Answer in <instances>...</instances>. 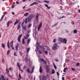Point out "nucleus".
<instances>
[{
  "label": "nucleus",
  "mask_w": 80,
  "mask_h": 80,
  "mask_svg": "<svg viewBox=\"0 0 80 80\" xmlns=\"http://www.w3.org/2000/svg\"><path fill=\"white\" fill-rule=\"evenodd\" d=\"M5 61V60H4V58H3L2 59V62L3 63H4V62Z\"/></svg>",
  "instance_id": "obj_46"
},
{
  "label": "nucleus",
  "mask_w": 80,
  "mask_h": 80,
  "mask_svg": "<svg viewBox=\"0 0 80 80\" xmlns=\"http://www.w3.org/2000/svg\"><path fill=\"white\" fill-rule=\"evenodd\" d=\"M45 69H46L47 72H48L50 71V68H49V66L46 65L45 66Z\"/></svg>",
  "instance_id": "obj_4"
},
{
  "label": "nucleus",
  "mask_w": 80,
  "mask_h": 80,
  "mask_svg": "<svg viewBox=\"0 0 80 80\" xmlns=\"http://www.w3.org/2000/svg\"><path fill=\"white\" fill-rule=\"evenodd\" d=\"M57 73L58 76H59V73L58 72H57Z\"/></svg>",
  "instance_id": "obj_59"
},
{
  "label": "nucleus",
  "mask_w": 80,
  "mask_h": 80,
  "mask_svg": "<svg viewBox=\"0 0 80 80\" xmlns=\"http://www.w3.org/2000/svg\"><path fill=\"white\" fill-rule=\"evenodd\" d=\"M42 80H47V78L45 76H44L42 77Z\"/></svg>",
  "instance_id": "obj_9"
},
{
  "label": "nucleus",
  "mask_w": 80,
  "mask_h": 80,
  "mask_svg": "<svg viewBox=\"0 0 80 80\" xmlns=\"http://www.w3.org/2000/svg\"><path fill=\"white\" fill-rule=\"evenodd\" d=\"M80 65V63H78L76 64V65H77L78 66Z\"/></svg>",
  "instance_id": "obj_56"
},
{
  "label": "nucleus",
  "mask_w": 80,
  "mask_h": 80,
  "mask_svg": "<svg viewBox=\"0 0 80 80\" xmlns=\"http://www.w3.org/2000/svg\"><path fill=\"white\" fill-rule=\"evenodd\" d=\"M1 77L2 78H4V76L3 75L1 76Z\"/></svg>",
  "instance_id": "obj_51"
},
{
  "label": "nucleus",
  "mask_w": 80,
  "mask_h": 80,
  "mask_svg": "<svg viewBox=\"0 0 80 80\" xmlns=\"http://www.w3.org/2000/svg\"><path fill=\"white\" fill-rule=\"evenodd\" d=\"M2 80H5V79L3 78H2Z\"/></svg>",
  "instance_id": "obj_64"
},
{
  "label": "nucleus",
  "mask_w": 80,
  "mask_h": 80,
  "mask_svg": "<svg viewBox=\"0 0 80 80\" xmlns=\"http://www.w3.org/2000/svg\"><path fill=\"white\" fill-rule=\"evenodd\" d=\"M39 47L41 48H42L43 50H45V48H44V47H43V46L40 45L39 46Z\"/></svg>",
  "instance_id": "obj_15"
},
{
  "label": "nucleus",
  "mask_w": 80,
  "mask_h": 80,
  "mask_svg": "<svg viewBox=\"0 0 80 80\" xmlns=\"http://www.w3.org/2000/svg\"><path fill=\"white\" fill-rule=\"evenodd\" d=\"M12 15H15V13L13 12H12Z\"/></svg>",
  "instance_id": "obj_61"
},
{
  "label": "nucleus",
  "mask_w": 80,
  "mask_h": 80,
  "mask_svg": "<svg viewBox=\"0 0 80 80\" xmlns=\"http://www.w3.org/2000/svg\"><path fill=\"white\" fill-rule=\"evenodd\" d=\"M20 25L19 24L18 26V28H17V29L18 30L19 29V28H20Z\"/></svg>",
  "instance_id": "obj_33"
},
{
  "label": "nucleus",
  "mask_w": 80,
  "mask_h": 80,
  "mask_svg": "<svg viewBox=\"0 0 80 80\" xmlns=\"http://www.w3.org/2000/svg\"><path fill=\"white\" fill-rule=\"evenodd\" d=\"M56 42V40L55 39H54L53 40V42L54 43H55V42Z\"/></svg>",
  "instance_id": "obj_49"
},
{
  "label": "nucleus",
  "mask_w": 80,
  "mask_h": 80,
  "mask_svg": "<svg viewBox=\"0 0 80 80\" xmlns=\"http://www.w3.org/2000/svg\"><path fill=\"white\" fill-rule=\"evenodd\" d=\"M41 62H43L44 63H45L46 64H47V61H46L45 60L41 58Z\"/></svg>",
  "instance_id": "obj_11"
},
{
  "label": "nucleus",
  "mask_w": 80,
  "mask_h": 80,
  "mask_svg": "<svg viewBox=\"0 0 80 80\" xmlns=\"http://www.w3.org/2000/svg\"><path fill=\"white\" fill-rule=\"evenodd\" d=\"M53 65L54 66V68L55 69H57V67L56 66H55V64L54 63H53Z\"/></svg>",
  "instance_id": "obj_30"
},
{
  "label": "nucleus",
  "mask_w": 80,
  "mask_h": 80,
  "mask_svg": "<svg viewBox=\"0 0 80 80\" xmlns=\"http://www.w3.org/2000/svg\"><path fill=\"white\" fill-rule=\"evenodd\" d=\"M38 52L39 53V54H42V52H41V51H39L38 49Z\"/></svg>",
  "instance_id": "obj_31"
},
{
  "label": "nucleus",
  "mask_w": 80,
  "mask_h": 80,
  "mask_svg": "<svg viewBox=\"0 0 80 80\" xmlns=\"http://www.w3.org/2000/svg\"><path fill=\"white\" fill-rule=\"evenodd\" d=\"M17 66L19 69V70H21V68H20V65H19L18 62L17 63Z\"/></svg>",
  "instance_id": "obj_10"
},
{
  "label": "nucleus",
  "mask_w": 80,
  "mask_h": 80,
  "mask_svg": "<svg viewBox=\"0 0 80 80\" xmlns=\"http://www.w3.org/2000/svg\"><path fill=\"white\" fill-rule=\"evenodd\" d=\"M62 80H65V77H62Z\"/></svg>",
  "instance_id": "obj_54"
},
{
  "label": "nucleus",
  "mask_w": 80,
  "mask_h": 80,
  "mask_svg": "<svg viewBox=\"0 0 80 80\" xmlns=\"http://www.w3.org/2000/svg\"><path fill=\"white\" fill-rule=\"evenodd\" d=\"M22 44H25V39H22Z\"/></svg>",
  "instance_id": "obj_29"
},
{
  "label": "nucleus",
  "mask_w": 80,
  "mask_h": 80,
  "mask_svg": "<svg viewBox=\"0 0 80 80\" xmlns=\"http://www.w3.org/2000/svg\"><path fill=\"white\" fill-rule=\"evenodd\" d=\"M26 71L27 72H28L29 73H30V69H29V68L27 69Z\"/></svg>",
  "instance_id": "obj_24"
},
{
  "label": "nucleus",
  "mask_w": 80,
  "mask_h": 80,
  "mask_svg": "<svg viewBox=\"0 0 80 80\" xmlns=\"http://www.w3.org/2000/svg\"><path fill=\"white\" fill-rule=\"evenodd\" d=\"M13 41H12L10 42L11 45H13Z\"/></svg>",
  "instance_id": "obj_43"
},
{
  "label": "nucleus",
  "mask_w": 80,
  "mask_h": 80,
  "mask_svg": "<svg viewBox=\"0 0 80 80\" xmlns=\"http://www.w3.org/2000/svg\"><path fill=\"white\" fill-rule=\"evenodd\" d=\"M34 4H37V5H38V3H37L36 2H34V3H33Z\"/></svg>",
  "instance_id": "obj_57"
},
{
  "label": "nucleus",
  "mask_w": 80,
  "mask_h": 80,
  "mask_svg": "<svg viewBox=\"0 0 80 80\" xmlns=\"http://www.w3.org/2000/svg\"><path fill=\"white\" fill-rule=\"evenodd\" d=\"M30 39H29L28 40V44L29 43H30Z\"/></svg>",
  "instance_id": "obj_37"
},
{
  "label": "nucleus",
  "mask_w": 80,
  "mask_h": 80,
  "mask_svg": "<svg viewBox=\"0 0 80 80\" xmlns=\"http://www.w3.org/2000/svg\"><path fill=\"white\" fill-rule=\"evenodd\" d=\"M10 21H8L7 22V25L8 27L9 26H10Z\"/></svg>",
  "instance_id": "obj_26"
},
{
  "label": "nucleus",
  "mask_w": 80,
  "mask_h": 80,
  "mask_svg": "<svg viewBox=\"0 0 80 80\" xmlns=\"http://www.w3.org/2000/svg\"><path fill=\"white\" fill-rule=\"evenodd\" d=\"M5 13L2 17L1 19H0V20H2L3 19V18L4 17V16H5Z\"/></svg>",
  "instance_id": "obj_18"
},
{
  "label": "nucleus",
  "mask_w": 80,
  "mask_h": 80,
  "mask_svg": "<svg viewBox=\"0 0 80 80\" xmlns=\"http://www.w3.org/2000/svg\"><path fill=\"white\" fill-rule=\"evenodd\" d=\"M32 26V24H29L28 25V27H31Z\"/></svg>",
  "instance_id": "obj_48"
},
{
  "label": "nucleus",
  "mask_w": 80,
  "mask_h": 80,
  "mask_svg": "<svg viewBox=\"0 0 80 80\" xmlns=\"http://www.w3.org/2000/svg\"><path fill=\"white\" fill-rule=\"evenodd\" d=\"M45 7H47V8H48V9H50V7H48V6L47 4H45Z\"/></svg>",
  "instance_id": "obj_16"
},
{
  "label": "nucleus",
  "mask_w": 80,
  "mask_h": 80,
  "mask_svg": "<svg viewBox=\"0 0 80 80\" xmlns=\"http://www.w3.org/2000/svg\"><path fill=\"white\" fill-rule=\"evenodd\" d=\"M62 42V43H67V39H66L65 38H63Z\"/></svg>",
  "instance_id": "obj_8"
},
{
  "label": "nucleus",
  "mask_w": 80,
  "mask_h": 80,
  "mask_svg": "<svg viewBox=\"0 0 80 80\" xmlns=\"http://www.w3.org/2000/svg\"><path fill=\"white\" fill-rule=\"evenodd\" d=\"M52 74L55 73V70H54V69L52 70Z\"/></svg>",
  "instance_id": "obj_32"
},
{
  "label": "nucleus",
  "mask_w": 80,
  "mask_h": 80,
  "mask_svg": "<svg viewBox=\"0 0 80 80\" xmlns=\"http://www.w3.org/2000/svg\"><path fill=\"white\" fill-rule=\"evenodd\" d=\"M44 52L46 55H47V54H48V51H45Z\"/></svg>",
  "instance_id": "obj_36"
},
{
  "label": "nucleus",
  "mask_w": 80,
  "mask_h": 80,
  "mask_svg": "<svg viewBox=\"0 0 80 80\" xmlns=\"http://www.w3.org/2000/svg\"><path fill=\"white\" fill-rule=\"evenodd\" d=\"M11 47L12 48V50H14V48H13V45H11Z\"/></svg>",
  "instance_id": "obj_34"
},
{
  "label": "nucleus",
  "mask_w": 80,
  "mask_h": 80,
  "mask_svg": "<svg viewBox=\"0 0 80 80\" xmlns=\"http://www.w3.org/2000/svg\"><path fill=\"white\" fill-rule=\"evenodd\" d=\"M19 79H18V80H20V79H21V78H22V76H21V75H20V73H19Z\"/></svg>",
  "instance_id": "obj_21"
},
{
  "label": "nucleus",
  "mask_w": 80,
  "mask_h": 80,
  "mask_svg": "<svg viewBox=\"0 0 80 80\" xmlns=\"http://www.w3.org/2000/svg\"><path fill=\"white\" fill-rule=\"evenodd\" d=\"M27 11H30V9H28L27 10Z\"/></svg>",
  "instance_id": "obj_63"
},
{
  "label": "nucleus",
  "mask_w": 80,
  "mask_h": 80,
  "mask_svg": "<svg viewBox=\"0 0 80 80\" xmlns=\"http://www.w3.org/2000/svg\"><path fill=\"white\" fill-rule=\"evenodd\" d=\"M22 34H21L19 35V38H18V40L19 42H21V40H20V39L22 38Z\"/></svg>",
  "instance_id": "obj_6"
},
{
  "label": "nucleus",
  "mask_w": 80,
  "mask_h": 80,
  "mask_svg": "<svg viewBox=\"0 0 80 80\" xmlns=\"http://www.w3.org/2000/svg\"><path fill=\"white\" fill-rule=\"evenodd\" d=\"M10 50H9L7 52V55H8L9 53H10Z\"/></svg>",
  "instance_id": "obj_38"
},
{
  "label": "nucleus",
  "mask_w": 80,
  "mask_h": 80,
  "mask_svg": "<svg viewBox=\"0 0 80 80\" xmlns=\"http://www.w3.org/2000/svg\"><path fill=\"white\" fill-rule=\"evenodd\" d=\"M14 55L15 56H17V53H16V52H15L14 53Z\"/></svg>",
  "instance_id": "obj_40"
},
{
  "label": "nucleus",
  "mask_w": 80,
  "mask_h": 80,
  "mask_svg": "<svg viewBox=\"0 0 80 80\" xmlns=\"http://www.w3.org/2000/svg\"><path fill=\"white\" fill-rule=\"evenodd\" d=\"M28 15V13L27 12L24 14V16H25V17H27Z\"/></svg>",
  "instance_id": "obj_27"
},
{
  "label": "nucleus",
  "mask_w": 80,
  "mask_h": 80,
  "mask_svg": "<svg viewBox=\"0 0 80 80\" xmlns=\"http://www.w3.org/2000/svg\"><path fill=\"white\" fill-rule=\"evenodd\" d=\"M16 4H18L20 2L18 1H16Z\"/></svg>",
  "instance_id": "obj_55"
},
{
  "label": "nucleus",
  "mask_w": 80,
  "mask_h": 80,
  "mask_svg": "<svg viewBox=\"0 0 80 80\" xmlns=\"http://www.w3.org/2000/svg\"><path fill=\"white\" fill-rule=\"evenodd\" d=\"M2 48H4V47H5V44L3 43H2Z\"/></svg>",
  "instance_id": "obj_35"
},
{
  "label": "nucleus",
  "mask_w": 80,
  "mask_h": 80,
  "mask_svg": "<svg viewBox=\"0 0 80 80\" xmlns=\"http://www.w3.org/2000/svg\"><path fill=\"white\" fill-rule=\"evenodd\" d=\"M34 68H35V67L34 66H33L32 67V70H34Z\"/></svg>",
  "instance_id": "obj_53"
},
{
  "label": "nucleus",
  "mask_w": 80,
  "mask_h": 80,
  "mask_svg": "<svg viewBox=\"0 0 80 80\" xmlns=\"http://www.w3.org/2000/svg\"><path fill=\"white\" fill-rule=\"evenodd\" d=\"M24 23H25V21L23 22L22 23V27L23 26V24H24Z\"/></svg>",
  "instance_id": "obj_42"
},
{
  "label": "nucleus",
  "mask_w": 80,
  "mask_h": 80,
  "mask_svg": "<svg viewBox=\"0 0 80 80\" xmlns=\"http://www.w3.org/2000/svg\"><path fill=\"white\" fill-rule=\"evenodd\" d=\"M6 71L7 72V74H9V70H8V69L7 68L6 69Z\"/></svg>",
  "instance_id": "obj_28"
},
{
  "label": "nucleus",
  "mask_w": 80,
  "mask_h": 80,
  "mask_svg": "<svg viewBox=\"0 0 80 80\" xmlns=\"http://www.w3.org/2000/svg\"><path fill=\"white\" fill-rule=\"evenodd\" d=\"M8 76L9 77H10V78H12V76L10 74H8Z\"/></svg>",
  "instance_id": "obj_44"
},
{
  "label": "nucleus",
  "mask_w": 80,
  "mask_h": 80,
  "mask_svg": "<svg viewBox=\"0 0 80 80\" xmlns=\"http://www.w3.org/2000/svg\"><path fill=\"white\" fill-rule=\"evenodd\" d=\"M34 70H33V69H32L31 70V73H33V71Z\"/></svg>",
  "instance_id": "obj_52"
},
{
  "label": "nucleus",
  "mask_w": 80,
  "mask_h": 80,
  "mask_svg": "<svg viewBox=\"0 0 80 80\" xmlns=\"http://www.w3.org/2000/svg\"><path fill=\"white\" fill-rule=\"evenodd\" d=\"M73 32L74 33H77V29L74 30Z\"/></svg>",
  "instance_id": "obj_23"
},
{
  "label": "nucleus",
  "mask_w": 80,
  "mask_h": 80,
  "mask_svg": "<svg viewBox=\"0 0 80 80\" xmlns=\"http://www.w3.org/2000/svg\"><path fill=\"white\" fill-rule=\"evenodd\" d=\"M29 36H30L29 35V34H28L27 35H26V37H24V39L26 40V39H27V38H28V37H29Z\"/></svg>",
  "instance_id": "obj_13"
},
{
  "label": "nucleus",
  "mask_w": 80,
  "mask_h": 80,
  "mask_svg": "<svg viewBox=\"0 0 80 80\" xmlns=\"http://www.w3.org/2000/svg\"><path fill=\"white\" fill-rule=\"evenodd\" d=\"M42 71H43V70H42V67H40L39 68V72L40 73H42Z\"/></svg>",
  "instance_id": "obj_14"
},
{
  "label": "nucleus",
  "mask_w": 80,
  "mask_h": 80,
  "mask_svg": "<svg viewBox=\"0 0 80 80\" xmlns=\"http://www.w3.org/2000/svg\"><path fill=\"white\" fill-rule=\"evenodd\" d=\"M71 69H72V71H75V69L73 68H71Z\"/></svg>",
  "instance_id": "obj_39"
},
{
  "label": "nucleus",
  "mask_w": 80,
  "mask_h": 80,
  "mask_svg": "<svg viewBox=\"0 0 80 80\" xmlns=\"http://www.w3.org/2000/svg\"><path fill=\"white\" fill-rule=\"evenodd\" d=\"M58 45H57V43H55L52 48V49L55 50L56 49H57V47Z\"/></svg>",
  "instance_id": "obj_1"
},
{
  "label": "nucleus",
  "mask_w": 80,
  "mask_h": 80,
  "mask_svg": "<svg viewBox=\"0 0 80 80\" xmlns=\"http://www.w3.org/2000/svg\"><path fill=\"white\" fill-rule=\"evenodd\" d=\"M25 60H26L27 61V62H28V58H25Z\"/></svg>",
  "instance_id": "obj_45"
},
{
  "label": "nucleus",
  "mask_w": 80,
  "mask_h": 80,
  "mask_svg": "<svg viewBox=\"0 0 80 80\" xmlns=\"http://www.w3.org/2000/svg\"><path fill=\"white\" fill-rule=\"evenodd\" d=\"M57 24H58V23L55 24H54V25H53V27H55V26H56V25H57Z\"/></svg>",
  "instance_id": "obj_47"
},
{
  "label": "nucleus",
  "mask_w": 80,
  "mask_h": 80,
  "mask_svg": "<svg viewBox=\"0 0 80 80\" xmlns=\"http://www.w3.org/2000/svg\"><path fill=\"white\" fill-rule=\"evenodd\" d=\"M44 2L45 3H49V2H48L46 0H45Z\"/></svg>",
  "instance_id": "obj_41"
},
{
  "label": "nucleus",
  "mask_w": 80,
  "mask_h": 80,
  "mask_svg": "<svg viewBox=\"0 0 80 80\" xmlns=\"http://www.w3.org/2000/svg\"><path fill=\"white\" fill-rule=\"evenodd\" d=\"M18 22H19V21L16 20V22L14 23V25H17V24L18 23Z\"/></svg>",
  "instance_id": "obj_22"
},
{
  "label": "nucleus",
  "mask_w": 80,
  "mask_h": 80,
  "mask_svg": "<svg viewBox=\"0 0 80 80\" xmlns=\"http://www.w3.org/2000/svg\"><path fill=\"white\" fill-rule=\"evenodd\" d=\"M68 70V68H65L63 71V72H66L65 71V70Z\"/></svg>",
  "instance_id": "obj_25"
},
{
  "label": "nucleus",
  "mask_w": 80,
  "mask_h": 80,
  "mask_svg": "<svg viewBox=\"0 0 80 80\" xmlns=\"http://www.w3.org/2000/svg\"><path fill=\"white\" fill-rule=\"evenodd\" d=\"M19 45V44H18V43H17L16 45V47H15V49L16 50H18V47Z\"/></svg>",
  "instance_id": "obj_12"
},
{
  "label": "nucleus",
  "mask_w": 80,
  "mask_h": 80,
  "mask_svg": "<svg viewBox=\"0 0 80 80\" xmlns=\"http://www.w3.org/2000/svg\"><path fill=\"white\" fill-rule=\"evenodd\" d=\"M42 22H41L39 24V26L38 28V30H39L40 29L41 27H42Z\"/></svg>",
  "instance_id": "obj_5"
},
{
  "label": "nucleus",
  "mask_w": 80,
  "mask_h": 80,
  "mask_svg": "<svg viewBox=\"0 0 80 80\" xmlns=\"http://www.w3.org/2000/svg\"><path fill=\"white\" fill-rule=\"evenodd\" d=\"M8 48L9 49L10 48V46L9 45H8Z\"/></svg>",
  "instance_id": "obj_58"
},
{
  "label": "nucleus",
  "mask_w": 80,
  "mask_h": 80,
  "mask_svg": "<svg viewBox=\"0 0 80 80\" xmlns=\"http://www.w3.org/2000/svg\"><path fill=\"white\" fill-rule=\"evenodd\" d=\"M38 17H39V13H37L36 16L35 20H38Z\"/></svg>",
  "instance_id": "obj_7"
},
{
  "label": "nucleus",
  "mask_w": 80,
  "mask_h": 80,
  "mask_svg": "<svg viewBox=\"0 0 80 80\" xmlns=\"http://www.w3.org/2000/svg\"><path fill=\"white\" fill-rule=\"evenodd\" d=\"M63 38H59V40L60 41H61V42H62V41H63Z\"/></svg>",
  "instance_id": "obj_20"
},
{
  "label": "nucleus",
  "mask_w": 80,
  "mask_h": 80,
  "mask_svg": "<svg viewBox=\"0 0 80 80\" xmlns=\"http://www.w3.org/2000/svg\"><path fill=\"white\" fill-rule=\"evenodd\" d=\"M34 5V4L33 3L31 4L30 6H32V5Z\"/></svg>",
  "instance_id": "obj_60"
},
{
  "label": "nucleus",
  "mask_w": 80,
  "mask_h": 80,
  "mask_svg": "<svg viewBox=\"0 0 80 80\" xmlns=\"http://www.w3.org/2000/svg\"><path fill=\"white\" fill-rule=\"evenodd\" d=\"M22 27L23 29V30H27V27L23 26H22Z\"/></svg>",
  "instance_id": "obj_19"
},
{
  "label": "nucleus",
  "mask_w": 80,
  "mask_h": 80,
  "mask_svg": "<svg viewBox=\"0 0 80 80\" xmlns=\"http://www.w3.org/2000/svg\"><path fill=\"white\" fill-rule=\"evenodd\" d=\"M37 2H38V3H40V1L39 0L37 1Z\"/></svg>",
  "instance_id": "obj_62"
},
{
  "label": "nucleus",
  "mask_w": 80,
  "mask_h": 80,
  "mask_svg": "<svg viewBox=\"0 0 80 80\" xmlns=\"http://www.w3.org/2000/svg\"><path fill=\"white\" fill-rule=\"evenodd\" d=\"M28 23V22L27 21V20H25V24H27Z\"/></svg>",
  "instance_id": "obj_50"
},
{
  "label": "nucleus",
  "mask_w": 80,
  "mask_h": 80,
  "mask_svg": "<svg viewBox=\"0 0 80 80\" xmlns=\"http://www.w3.org/2000/svg\"><path fill=\"white\" fill-rule=\"evenodd\" d=\"M45 69H46L47 72H48L50 71V68H49V66L46 65L45 66Z\"/></svg>",
  "instance_id": "obj_3"
},
{
  "label": "nucleus",
  "mask_w": 80,
  "mask_h": 80,
  "mask_svg": "<svg viewBox=\"0 0 80 80\" xmlns=\"http://www.w3.org/2000/svg\"><path fill=\"white\" fill-rule=\"evenodd\" d=\"M33 17V14H31L29 16L28 19V20H32V19Z\"/></svg>",
  "instance_id": "obj_2"
},
{
  "label": "nucleus",
  "mask_w": 80,
  "mask_h": 80,
  "mask_svg": "<svg viewBox=\"0 0 80 80\" xmlns=\"http://www.w3.org/2000/svg\"><path fill=\"white\" fill-rule=\"evenodd\" d=\"M30 48H28L27 50V53H28L29 52V51H30Z\"/></svg>",
  "instance_id": "obj_17"
}]
</instances>
